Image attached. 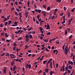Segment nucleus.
I'll list each match as a JSON object with an SVG mask.
<instances>
[{
    "instance_id": "obj_28",
    "label": "nucleus",
    "mask_w": 75,
    "mask_h": 75,
    "mask_svg": "<svg viewBox=\"0 0 75 75\" xmlns=\"http://www.w3.org/2000/svg\"><path fill=\"white\" fill-rule=\"evenodd\" d=\"M31 64H29V69H31Z\"/></svg>"
},
{
    "instance_id": "obj_39",
    "label": "nucleus",
    "mask_w": 75,
    "mask_h": 75,
    "mask_svg": "<svg viewBox=\"0 0 75 75\" xmlns=\"http://www.w3.org/2000/svg\"><path fill=\"white\" fill-rule=\"evenodd\" d=\"M29 3H30L29 2H28L27 6H28V7H30V5H29Z\"/></svg>"
},
{
    "instance_id": "obj_8",
    "label": "nucleus",
    "mask_w": 75,
    "mask_h": 75,
    "mask_svg": "<svg viewBox=\"0 0 75 75\" xmlns=\"http://www.w3.org/2000/svg\"><path fill=\"white\" fill-rule=\"evenodd\" d=\"M50 25H47V27L46 28V30H48V29H50Z\"/></svg>"
},
{
    "instance_id": "obj_32",
    "label": "nucleus",
    "mask_w": 75,
    "mask_h": 75,
    "mask_svg": "<svg viewBox=\"0 0 75 75\" xmlns=\"http://www.w3.org/2000/svg\"><path fill=\"white\" fill-rule=\"evenodd\" d=\"M18 22H15L14 23V24H15V25H17V24H18Z\"/></svg>"
},
{
    "instance_id": "obj_11",
    "label": "nucleus",
    "mask_w": 75,
    "mask_h": 75,
    "mask_svg": "<svg viewBox=\"0 0 75 75\" xmlns=\"http://www.w3.org/2000/svg\"><path fill=\"white\" fill-rule=\"evenodd\" d=\"M43 41H44V42H46V43H47V42H48V39H46V40H43Z\"/></svg>"
},
{
    "instance_id": "obj_3",
    "label": "nucleus",
    "mask_w": 75,
    "mask_h": 75,
    "mask_svg": "<svg viewBox=\"0 0 75 75\" xmlns=\"http://www.w3.org/2000/svg\"><path fill=\"white\" fill-rule=\"evenodd\" d=\"M29 12H26L25 13V17L27 18L28 17V13Z\"/></svg>"
},
{
    "instance_id": "obj_18",
    "label": "nucleus",
    "mask_w": 75,
    "mask_h": 75,
    "mask_svg": "<svg viewBox=\"0 0 75 75\" xmlns=\"http://www.w3.org/2000/svg\"><path fill=\"white\" fill-rule=\"evenodd\" d=\"M67 33H68V30H67L66 29L65 31V35H67Z\"/></svg>"
},
{
    "instance_id": "obj_17",
    "label": "nucleus",
    "mask_w": 75,
    "mask_h": 75,
    "mask_svg": "<svg viewBox=\"0 0 75 75\" xmlns=\"http://www.w3.org/2000/svg\"><path fill=\"white\" fill-rule=\"evenodd\" d=\"M19 18L20 22H21V23H23V21H22V20H21V17H19Z\"/></svg>"
},
{
    "instance_id": "obj_15",
    "label": "nucleus",
    "mask_w": 75,
    "mask_h": 75,
    "mask_svg": "<svg viewBox=\"0 0 75 75\" xmlns=\"http://www.w3.org/2000/svg\"><path fill=\"white\" fill-rule=\"evenodd\" d=\"M30 38H33V36H32V35L31 34H30L29 35V37Z\"/></svg>"
},
{
    "instance_id": "obj_40",
    "label": "nucleus",
    "mask_w": 75,
    "mask_h": 75,
    "mask_svg": "<svg viewBox=\"0 0 75 75\" xmlns=\"http://www.w3.org/2000/svg\"><path fill=\"white\" fill-rule=\"evenodd\" d=\"M71 61H68V64L69 65H70V64H71Z\"/></svg>"
},
{
    "instance_id": "obj_23",
    "label": "nucleus",
    "mask_w": 75,
    "mask_h": 75,
    "mask_svg": "<svg viewBox=\"0 0 75 75\" xmlns=\"http://www.w3.org/2000/svg\"><path fill=\"white\" fill-rule=\"evenodd\" d=\"M39 38H40L41 40H42L43 39V37L41 36H38Z\"/></svg>"
},
{
    "instance_id": "obj_26",
    "label": "nucleus",
    "mask_w": 75,
    "mask_h": 75,
    "mask_svg": "<svg viewBox=\"0 0 75 75\" xmlns=\"http://www.w3.org/2000/svg\"><path fill=\"white\" fill-rule=\"evenodd\" d=\"M28 45H25V47H25V49H27V48H28V47H29V46H28Z\"/></svg>"
},
{
    "instance_id": "obj_38",
    "label": "nucleus",
    "mask_w": 75,
    "mask_h": 75,
    "mask_svg": "<svg viewBox=\"0 0 75 75\" xmlns=\"http://www.w3.org/2000/svg\"><path fill=\"white\" fill-rule=\"evenodd\" d=\"M39 28L40 29V30H41V31H42V30H43V28L41 27H40Z\"/></svg>"
},
{
    "instance_id": "obj_13",
    "label": "nucleus",
    "mask_w": 75,
    "mask_h": 75,
    "mask_svg": "<svg viewBox=\"0 0 75 75\" xmlns=\"http://www.w3.org/2000/svg\"><path fill=\"white\" fill-rule=\"evenodd\" d=\"M45 72H46V73H47L48 72V71H49V69H45Z\"/></svg>"
},
{
    "instance_id": "obj_35",
    "label": "nucleus",
    "mask_w": 75,
    "mask_h": 75,
    "mask_svg": "<svg viewBox=\"0 0 75 75\" xmlns=\"http://www.w3.org/2000/svg\"><path fill=\"white\" fill-rule=\"evenodd\" d=\"M43 8H44L45 9H46V6H45V5H43Z\"/></svg>"
},
{
    "instance_id": "obj_10",
    "label": "nucleus",
    "mask_w": 75,
    "mask_h": 75,
    "mask_svg": "<svg viewBox=\"0 0 75 75\" xmlns=\"http://www.w3.org/2000/svg\"><path fill=\"white\" fill-rule=\"evenodd\" d=\"M63 71H65V65H64L63 66V67L62 68Z\"/></svg>"
},
{
    "instance_id": "obj_64",
    "label": "nucleus",
    "mask_w": 75,
    "mask_h": 75,
    "mask_svg": "<svg viewBox=\"0 0 75 75\" xmlns=\"http://www.w3.org/2000/svg\"><path fill=\"white\" fill-rule=\"evenodd\" d=\"M54 48H55V47H52L51 49L52 50H54Z\"/></svg>"
},
{
    "instance_id": "obj_24",
    "label": "nucleus",
    "mask_w": 75,
    "mask_h": 75,
    "mask_svg": "<svg viewBox=\"0 0 75 75\" xmlns=\"http://www.w3.org/2000/svg\"><path fill=\"white\" fill-rule=\"evenodd\" d=\"M63 17V19L64 21H65V16H64Z\"/></svg>"
},
{
    "instance_id": "obj_14",
    "label": "nucleus",
    "mask_w": 75,
    "mask_h": 75,
    "mask_svg": "<svg viewBox=\"0 0 75 75\" xmlns=\"http://www.w3.org/2000/svg\"><path fill=\"white\" fill-rule=\"evenodd\" d=\"M69 67H66L65 68V71H68V69Z\"/></svg>"
},
{
    "instance_id": "obj_57",
    "label": "nucleus",
    "mask_w": 75,
    "mask_h": 75,
    "mask_svg": "<svg viewBox=\"0 0 75 75\" xmlns=\"http://www.w3.org/2000/svg\"><path fill=\"white\" fill-rule=\"evenodd\" d=\"M15 14L16 16H18V13H17V12H15Z\"/></svg>"
},
{
    "instance_id": "obj_50",
    "label": "nucleus",
    "mask_w": 75,
    "mask_h": 75,
    "mask_svg": "<svg viewBox=\"0 0 75 75\" xmlns=\"http://www.w3.org/2000/svg\"><path fill=\"white\" fill-rule=\"evenodd\" d=\"M26 69H28V64H26Z\"/></svg>"
},
{
    "instance_id": "obj_31",
    "label": "nucleus",
    "mask_w": 75,
    "mask_h": 75,
    "mask_svg": "<svg viewBox=\"0 0 75 75\" xmlns=\"http://www.w3.org/2000/svg\"><path fill=\"white\" fill-rule=\"evenodd\" d=\"M75 11V8H74L73 9H71V12H74Z\"/></svg>"
},
{
    "instance_id": "obj_41",
    "label": "nucleus",
    "mask_w": 75,
    "mask_h": 75,
    "mask_svg": "<svg viewBox=\"0 0 75 75\" xmlns=\"http://www.w3.org/2000/svg\"><path fill=\"white\" fill-rule=\"evenodd\" d=\"M55 40V38H54L53 39H52L50 40V41H54V40Z\"/></svg>"
},
{
    "instance_id": "obj_12",
    "label": "nucleus",
    "mask_w": 75,
    "mask_h": 75,
    "mask_svg": "<svg viewBox=\"0 0 75 75\" xmlns=\"http://www.w3.org/2000/svg\"><path fill=\"white\" fill-rule=\"evenodd\" d=\"M25 37L26 39H28L29 38V36L28 35H26Z\"/></svg>"
},
{
    "instance_id": "obj_60",
    "label": "nucleus",
    "mask_w": 75,
    "mask_h": 75,
    "mask_svg": "<svg viewBox=\"0 0 75 75\" xmlns=\"http://www.w3.org/2000/svg\"><path fill=\"white\" fill-rule=\"evenodd\" d=\"M10 56H11L12 57H14V54H10Z\"/></svg>"
},
{
    "instance_id": "obj_19",
    "label": "nucleus",
    "mask_w": 75,
    "mask_h": 75,
    "mask_svg": "<svg viewBox=\"0 0 75 75\" xmlns=\"http://www.w3.org/2000/svg\"><path fill=\"white\" fill-rule=\"evenodd\" d=\"M5 35L6 37H8V36H9L8 35H7V33H5Z\"/></svg>"
},
{
    "instance_id": "obj_55",
    "label": "nucleus",
    "mask_w": 75,
    "mask_h": 75,
    "mask_svg": "<svg viewBox=\"0 0 75 75\" xmlns=\"http://www.w3.org/2000/svg\"><path fill=\"white\" fill-rule=\"evenodd\" d=\"M38 13H40L41 12V10L39 9V10L38 11Z\"/></svg>"
},
{
    "instance_id": "obj_37",
    "label": "nucleus",
    "mask_w": 75,
    "mask_h": 75,
    "mask_svg": "<svg viewBox=\"0 0 75 75\" xmlns=\"http://www.w3.org/2000/svg\"><path fill=\"white\" fill-rule=\"evenodd\" d=\"M22 39V38L21 37L19 38L18 39V41H19L20 40H21Z\"/></svg>"
},
{
    "instance_id": "obj_20",
    "label": "nucleus",
    "mask_w": 75,
    "mask_h": 75,
    "mask_svg": "<svg viewBox=\"0 0 75 75\" xmlns=\"http://www.w3.org/2000/svg\"><path fill=\"white\" fill-rule=\"evenodd\" d=\"M7 20H8V19H7L6 18H5L4 19V21H3L4 23L6 21H7Z\"/></svg>"
},
{
    "instance_id": "obj_47",
    "label": "nucleus",
    "mask_w": 75,
    "mask_h": 75,
    "mask_svg": "<svg viewBox=\"0 0 75 75\" xmlns=\"http://www.w3.org/2000/svg\"><path fill=\"white\" fill-rule=\"evenodd\" d=\"M3 27V24H1L0 25V27Z\"/></svg>"
},
{
    "instance_id": "obj_27",
    "label": "nucleus",
    "mask_w": 75,
    "mask_h": 75,
    "mask_svg": "<svg viewBox=\"0 0 75 75\" xmlns=\"http://www.w3.org/2000/svg\"><path fill=\"white\" fill-rule=\"evenodd\" d=\"M47 62V60L44 61H43V63L44 64H45Z\"/></svg>"
},
{
    "instance_id": "obj_30",
    "label": "nucleus",
    "mask_w": 75,
    "mask_h": 75,
    "mask_svg": "<svg viewBox=\"0 0 75 75\" xmlns=\"http://www.w3.org/2000/svg\"><path fill=\"white\" fill-rule=\"evenodd\" d=\"M67 30L68 32H70V31H71V29L70 28H67Z\"/></svg>"
},
{
    "instance_id": "obj_63",
    "label": "nucleus",
    "mask_w": 75,
    "mask_h": 75,
    "mask_svg": "<svg viewBox=\"0 0 75 75\" xmlns=\"http://www.w3.org/2000/svg\"><path fill=\"white\" fill-rule=\"evenodd\" d=\"M15 50H16V47H14L13 49V51H14Z\"/></svg>"
},
{
    "instance_id": "obj_52",
    "label": "nucleus",
    "mask_w": 75,
    "mask_h": 75,
    "mask_svg": "<svg viewBox=\"0 0 75 75\" xmlns=\"http://www.w3.org/2000/svg\"><path fill=\"white\" fill-rule=\"evenodd\" d=\"M58 67V63H57L56 64V68H57Z\"/></svg>"
},
{
    "instance_id": "obj_4",
    "label": "nucleus",
    "mask_w": 75,
    "mask_h": 75,
    "mask_svg": "<svg viewBox=\"0 0 75 75\" xmlns=\"http://www.w3.org/2000/svg\"><path fill=\"white\" fill-rule=\"evenodd\" d=\"M68 68H69V69H72V66L71 65H69V66Z\"/></svg>"
},
{
    "instance_id": "obj_1",
    "label": "nucleus",
    "mask_w": 75,
    "mask_h": 75,
    "mask_svg": "<svg viewBox=\"0 0 75 75\" xmlns=\"http://www.w3.org/2000/svg\"><path fill=\"white\" fill-rule=\"evenodd\" d=\"M68 45H67L66 46V48H64V53L65 55H67V54H68Z\"/></svg>"
},
{
    "instance_id": "obj_25",
    "label": "nucleus",
    "mask_w": 75,
    "mask_h": 75,
    "mask_svg": "<svg viewBox=\"0 0 75 75\" xmlns=\"http://www.w3.org/2000/svg\"><path fill=\"white\" fill-rule=\"evenodd\" d=\"M6 57H9V56H10V54H9V53H7L6 55Z\"/></svg>"
},
{
    "instance_id": "obj_56",
    "label": "nucleus",
    "mask_w": 75,
    "mask_h": 75,
    "mask_svg": "<svg viewBox=\"0 0 75 75\" xmlns=\"http://www.w3.org/2000/svg\"><path fill=\"white\" fill-rule=\"evenodd\" d=\"M16 50L17 51V52H18V51H20V49H18V48L16 49Z\"/></svg>"
},
{
    "instance_id": "obj_61",
    "label": "nucleus",
    "mask_w": 75,
    "mask_h": 75,
    "mask_svg": "<svg viewBox=\"0 0 75 75\" xmlns=\"http://www.w3.org/2000/svg\"><path fill=\"white\" fill-rule=\"evenodd\" d=\"M54 18H55V16H53L52 18V20H53Z\"/></svg>"
},
{
    "instance_id": "obj_42",
    "label": "nucleus",
    "mask_w": 75,
    "mask_h": 75,
    "mask_svg": "<svg viewBox=\"0 0 75 75\" xmlns=\"http://www.w3.org/2000/svg\"><path fill=\"white\" fill-rule=\"evenodd\" d=\"M9 23H8V25H10L11 23V21H9Z\"/></svg>"
},
{
    "instance_id": "obj_46",
    "label": "nucleus",
    "mask_w": 75,
    "mask_h": 75,
    "mask_svg": "<svg viewBox=\"0 0 75 75\" xmlns=\"http://www.w3.org/2000/svg\"><path fill=\"white\" fill-rule=\"evenodd\" d=\"M6 41H7V42H10V40L7 39L6 40Z\"/></svg>"
},
{
    "instance_id": "obj_6",
    "label": "nucleus",
    "mask_w": 75,
    "mask_h": 75,
    "mask_svg": "<svg viewBox=\"0 0 75 75\" xmlns=\"http://www.w3.org/2000/svg\"><path fill=\"white\" fill-rule=\"evenodd\" d=\"M21 32V30H18V32H15V33L16 34H20V32Z\"/></svg>"
},
{
    "instance_id": "obj_62",
    "label": "nucleus",
    "mask_w": 75,
    "mask_h": 75,
    "mask_svg": "<svg viewBox=\"0 0 75 75\" xmlns=\"http://www.w3.org/2000/svg\"><path fill=\"white\" fill-rule=\"evenodd\" d=\"M43 22H44L43 21H41L40 22V24H42V23H43Z\"/></svg>"
},
{
    "instance_id": "obj_29",
    "label": "nucleus",
    "mask_w": 75,
    "mask_h": 75,
    "mask_svg": "<svg viewBox=\"0 0 75 75\" xmlns=\"http://www.w3.org/2000/svg\"><path fill=\"white\" fill-rule=\"evenodd\" d=\"M14 63H13V62H12L11 63V66H14Z\"/></svg>"
},
{
    "instance_id": "obj_54",
    "label": "nucleus",
    "mask_w": 75,
    "mask_h": 75,
    "mask_svg": "<svg viewBox=\"0 0 75 75\" xmlns=\"http://www.w3.org/2000/svg\"><path fill=\"white\" fill-rule=\"evenodd\" d=\"M4 54H5V53H4L3 54H1V57L3 56L4 55Z\"/></svg>"
},
{
    "instance_id": "obj_34",
    "label": "nucleus",
    "mask_w": 75,
    "mask_h": 75,
    "mask_svg": "<svg viewBox=\"0 0 75 75\" xmlns=\"http://www.w3.org/2000/svg\"><path fill=\"white\" fill-rule=\"evenodd\" d=\"M52 74H53V71H51L50 72V75H52Z\"/></svg>"
},
{
    "instance_id": "obj_7",
    "label": "nucleus",
    "mask_w": 75,
    "mask_h": 75,
    "mask_svg": "<svg viewBox=\"0 0 75 75\" xmlns=\"http://www.w3.org/2000/svg\"><path fill=\"white\" fill-rule=\"evenodd\" d=\"M42 13L44 14V17H45L46 16V13L44 11H42Z\"/></svg>"
},
{
    "instance_id": "obj_5",
    "label": "nucleus",
    "mask_w": 75,
    "mask_h": 75,
    "mask_svg": "<svg viewBox=\"0 0 75 75\" xmlns=\"http://www.w3.org/2000/svg\"><path fill=\"white\" fill-rule=\"evenodd\" d=\"M50 65L51 68L52 69V62H50Z\"/></svg>"
},
{
    "instance_id": "obj_45",
    "label": "nucleus",
    "mask_w": 75,
    "mask_h": 75,
    "mask_svg": "<svg viewBox=\"0 0 75 75\" xmlns=\"http://www.w3.org/2000/svg\"><path fill=\"white\" fill-rule=\"evenodd\" d=\"M6 69H4V74H6Z\"/></svg>"
},
{
    "instance_id": "obj_43",
    "label": "nucleus",
    "mask_w": 75,
    "mask_h": 75,
    "mask_svg": "<svg viewBox=\"0 0 75 75\" xmlns=\"http://www.w3.org/2000/svg\"><path fill=\"white\" fill-rule=\"evenodd\" d=\"M51 34V33L50 32H49L47 33V35H50Z\"/></svg>"
},
{
    "instance_id": "obj_48",
    "label": "nucleus",
    "mask_w": 75,
    "mask_h": 75,
    "mask_svg": "<svg viewBox=\"0 0 75 75\" xmlns=\"http://www.w3.org/2000/svg\"><path fill=\"white\" fill-rule=\"evenodd\" d=\"M5 26H7V24H8V22H5Z\"/></svg>"
},
{
    "instance_id": "obj_51",
    "label": "nucleus",
    "mask_w": 75,
    "mask_h": 75,
    "mask_svg": "<svg viewBox=\"0 0 75 75\" xmlns=\"http://www.w3.org/2000/svg\"><path fill=\"white\" fill-rule=\"evenodd\" d=\"M68 18H69V17H70V13H69V12L68 13Z\"/></svg>"
},
{
    "instance_id": "obj_53",
    "label": "nucleus",
    "mask_w": 75,
    "mask_h": 75,
    "mask_svg": "<svg viewBox=\"0 0 75 75\" xmlns=\"http://www.w3.org/2000/svg\"><path fill=\"white\" fill-rule=\"evenodd\" d=\"M71 65H73V64H74V63L73 62L71 61Z\"/></svg>"
},
{
    "instance_id": "obj_2",
    "label": "nucleus",
    "mask_w": 75,
    "mask_h": 75,
    "mask_svg": "<svg viewBox=\"0 0 75 75\" xmlns=\"http://www.w3.org/2000/svg\"><path fill=\"white\" fill-rule=\"evenodd\" d=\"M73 19V18H71L70 20H69L68 21L69 23V24H68V25H70L71 24V22L72 21V19Z\"/></svg>"
},
{
    "instance_id": "obj_49",
    "label": "nucleus",
    "mask_w": 75,
    "mask_h": 75,
    "mask_svg": "<svg viewBox=\"0 0 75 75\" xmlns=\"http://www.w3.org/2000/svg\"><path fill=\"white\" fill-rule=\"evenodd\" d=\"M33 20L34 22H35V18H34V17H33Z\"/></svg>"
},
{
    "instance_id": "obj_33",
    "label": "nucleus",
    "mask_w": 75,
    "mask_h": 75,
    "mask_svg": "<svg viewBox=\"0 0 75 75\" xmlns=\"http://www.w3.org/2000/svg\"><path fill=\"white\" fill-rule=\"evenodd\" d=\"M74 70H73V71H72V72L71 73V74H70V75H73V74H74Z\"/></svg>"
},
{
    "instance_id": "obj_21",
    "label": "nucleus",
    "mask_w": 75,
    "mask_h": 75,
    "mask_svg": "<svg viewBox=\"0 0 75 75\" xmlns=\"http://www.w3.org/2000/svg\"><path fill=\"white\" fill-rule=\"evenodd\" d=\"M47 9L48 11H49V10H50V9H51V8L50 6H48L47 7Z\"/></svg>"
},
{
    "instance_id": "obj_58",
    "label": "nucleus",
    "mask_w": 75,
    "mask_h": 75,
    "mask_svg": "<svg viewBox=\"0 0 75 75\" xmlns=\"http://www.w3.org/2000/svg\"><path fill=\"white\" fill-rule=\"evenodd\" d=\"M16 11H17L18 12H19L20 11V10L18 8H16Z\"/></svg>"
},
{
    "instance_id": "obj_59",
    "label": "nucleus",
    "mask_w": 75,
    "mask_h": 75,
    "mask_svg": "<svg viewBox=\"0 0 75 75\" xmlns=\"http://www.w3.org/2000/svg\"><path fill=\"white\" fill-rule=\"evenodd\" d=\"M64 47H65V45H64L62 47V49L63 50H64Z\"/></svg>"
},
{
    "instance_id": "obj_44",
    "label": "nucleus",
    "mask_w": 75,
    "mask_h": 75,
    "mask_svg": "<svg viewBox=\"0 0 75 75\" xmlns=\"http://www.w3.org/2000/svg\"><path fill=\"white\" fill-rule=\"evenodd\" d=\"M58 50H53V51H54L53 52V53H55V52H57Z\"/></svg>"
},
{
    "instance_id": "obj_22",
    "label": "nucleus",
    "mask_w": 75,
    "mask_h": 75,
    "mask_svg": "<svg viewBox=\"0 0 75 75\" xmlns=\"http://www.w3.org/2000/svg\"><path fill=\"white\" fill-rule=\"evenodd\" d=\"M56 0V1H57V2H59V3H60L61 2V1H62V0Z\"/></svg>"
},
{
    "instance_id": "obj_36",
    "label": "nucleus",
    "mask_w": 75,
    "mask_h": 75,
    "mask_svg": "<svg viewBox=\"0 0 75 75\" xmlns=\"http://www.w3.org/2000/svg\"><path fill=\"white\" fill-rule=\"evenodd\" d=\"M26 41L27 42H29V39H26Z\"/></svg>"
},
{
    "instance_id": "obj_9",
    "label": "nucleus",
    "mask_w": 75,
    "mask_h": 75,
    "mask_svg": "<svg viewBox=\"0 0 75 75\" xmlns=\"http://www.w3.org/2000/svg\"><path fill=\"white\" fill-rule=\"evenodd\" d=\"M17 68L16 67V66H14L13 67V71H15V70H16V68Z\"/></svg>"
},
{
    "instance_id": "obj_16",
    "label": "nucleus",
    "mask_w": 75,
    "mask_h": 75,
    "mask_svg": "<svg viewBox=\"0 0 75 75\" xmlns=\"http://www.w3.org/2000/svg\"><path fill=\"white\" fill-rule=\"evenodd\" d=\"M52 60V59L51 58L48 61V63L49 64L50 62H51V61Z\"/></svg>"
}]
</instances>
